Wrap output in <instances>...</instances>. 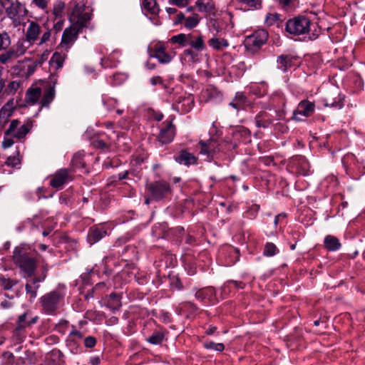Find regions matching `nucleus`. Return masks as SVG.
I'll list each match as a JSON object with an SVG mask.
<instances>
[{"mask_svg":"<svg viewBox=\"0 0 365 365\" xmlns=\"http://www.w3.org/2000/svg\"><path fill=\"white\" fill-rule=\"evenodd\" d=\"M324 246L329 251H336L341 247L339 240L332 235H327L324 239Z\"/></svg>","mask_w":365,"mask_h":365,"instance_id":"obj_28","label":"nucleus"},{"mask_svg":"<svg viewBox=\"0 0 365 365\" xmlns=\"http://www.w3.org/2000/svg\"><path fill=\"white\" fill-rule=\"evenodd\" d=\"M228 284L230 287H236V288H240V289H242L243 288L242 282H238L237 281H230V282H228Z\"/></svg>","mask_w":365,"mask_h":365,"instance_id":"obj_61","label":"nucleus"},{"mask_svg":"<svg viewBox=\"0 0 365 365\" xmlns=\"http://www.w3.org/2000/svg\"><path fill=\"white\" fill-rule=\"evenodd\" d=\"M170 192V185L166 182H161V195Z\"/></svg>","mask_w":365,"mask_h":365,"instance_id":"obj_56","label":"nucleus"},{"mask_svg":"<svg viewBox=\"0 0 365 365\" xmlns=\"http://www.w3.org/2000/svg\"><path fill=\"white\" fill-rule=\"evenodd\" d=\"M247 104V98L242 92L236 93L234 98L230 103V106L237 110L244 109Z\"/></svg>","mask_w":365,"mask_h":365,"instance_id":"obj_22","label":"nucleus"},{"mask_svg":"<svg viewBox=\"0 0 365 365\" xmlns=\"http://www.w3.org/2000/svg\"><path fill=\"white\" fill-rule=\"evenodd\" d=\"M166 281H168L173 288H175L177 289H180L182 288L181 283L176 276L171 277L169 275L168 278L165 277V282Z\"/></svg>","mask_w":365,"mask_h":365,"instance_id":"obj_43","label":"nucleus"},{"mask_svg":"<svg viewBox=\"0 0 365 365\" xmlns=\"http://www.w3.org/2000/svg\"><path fill=\"white\" fill-rule=\"evenodd\" d=\"M156 58L160 61V47H155V53L150 54V58ZM150 59L147 63V66L150 69H153L155 67V64L150 62Z\"/></svg>","mask_w":365,"mask_h":365,"instance_id":"obj_47","label":"nucleus"},{"mask_svg":"<svg viewBox=\"0 0 365 365\" xmlns=\"http://www.w3.org/2000/svg\"><path fill=\"white\" fill-rule=\"evenodd\" d=\"M55 97V89L51 85L46 86L43 91V97L40 101L41 107H48Z\"/></svg>","mask_w":365,"mask_h":365,"instance_id":"obj_23","label":"nucleus"},{"mask_svg":"<svg viewBox=\"0 0 365 365\" xmlns=\"http://www.w3.org/2000/svg\"><path fill=\"white\" fill-rule=\"evenodd\" d=\"M64 59L65 56H62L58 52H55L52 56V61L57 64L58 68L62 67Z\"/></svg>","mask_w":365,"mask_h":365,"instance_id":"obj_45","label":"nucleus"},{"mask_svg":"<svg viewBox=\"0 0 365 365\" xmlns=\"http://www.w3.org/2000/svg\"><path fill=\"white\" fill-rule=\"evenodd\" d=\"M108 307L113 310H118L121 307L120 297L115 293H112L108 296Z\"/></svg>","mask_w":365,"mask_h":365,"instance_id":"obj_32","label":"nucleus"},{"mask_svg":"<svg viewBox=\"0 0 365 365\" xmlns=\"http://www.w3.org/2000/svg\"><path fill=\"white\" fill-rule=\"evenodd\" d=\"M163 320L165 322H169L170 319V314L168 312H165L161 314V320Z\"/></svg>","mask_w":365,"mask_h":365,"instance_id":"obj_63","label":"nucleus"},{"mask_svg":"<svg viewBox=\"0 0 365 365\" xmlns=\"http://www.w3.org/2000/svg\"><path fill=\"white\" fill-rule=\"evenodd\" d=\"M91 19V14L88 12H83L80 8L76 6L72 12L71 21H73L72 26L78 28V31L87 26L88 22Z\"/></svg>","mask_w":365,"mask_h":365,"instance_id":"obj_8","label":"nucleus"},{"mask_svg":"<svg viewBox=\"0 0 365 365\" xmlns=\"http://www.w3.org/2000/svg\"><path fill=\"white\" fill-rule=\"evenodd\" d=\"M13 113L12 109L9 105L4 106L0 110V128H4L8 122L9 117Z\"/></svg>","mask_w":365,"mask_h":365,"instance_id":"obj_31","label":"nucleus"},{"mask_svg":"<svg viewBox=\"0 0 365 365\" xmlns=\"http://www.w3.org/2000/svg\"><path fill=\"white\" fill-rule=\"evenodd\" d=\"M21 163V160L17 156H9L6 161V164L9 166L15 167Z\"/></svg>","mask_w":365,"mask_h":365,"instance_id":"obj_48","label":"nucleus"},{"mask_svg":"<svg viewBox=\"0 0 365 365\" xmlns=\"http://www.w3.org/2000/svg\"><path fill=\"white\" fill-rule=\"evenodd\" d=\"M191 38V34L185 35L184 34H180L177 36H173L170 41L173 43H178L181 46H185L188 43V38Z\"/></svg>","mask_w":365,"mask_h":365,"instance_id":"obj_35","label":"nucleus"},{"mask_svg":"<svg viewBox=\"0 0 365 365\" xmlns=\"http://www.w3.org/2000/svg\"><path fill=\"white\" fill-rule=\"evenodd\" d=\"M215 289L209 287L197 290L195 293V297L201 302H212L215 299Z\"/></svg>","mask_w":365,"mask_h":365,"instance_id":"obj_20","label":"nucleus"},{"mask_svg":"<svg viewBox=\"0 0 365 365\" xmlns=\"http://www.w3.org/2000/svg\"><path fill=\"white\" fill-rule=\"evenodd\" d=\"M52 356L57 357L59 360L63 358L64 355L60 350H53L51 352Z\"/></svg>","mask_w":365,"mask_h":365,"instance_id":"obj_60","label":"nucleus"},{"mask_svg":"<svg viewBox=\"0 0 365 365\" xmlns=\"http://www.w3.org/2000/svg\"><path fill=\"white\" fill-rule=\"evenodd\" d=\"M19 87H20V82L14 81L9 83V85L7 86V88H6V91L9 93H14L19 89Z\"/></svg>","mask_w":365,"mask_h":365,"instance_id":"obj_49","label":"nucleus"},{"mask_svg":"<svg viewBox=\"0 0 365 365\" xmlns=\"http://www.w3.org/2000/svg\"><path fill=\"white\" fill-rule=\"evenodd\" d=\"M200 21V16L197 14H194L192 16H189L185 19V26L187 29H192L199 24Z\"/></svg>","mask_w":365,"mask_h":365,"instance_id":"obj_38","label":"nucleus"},{"mask_svg":"<svg viewBox=\"0 0 365 365\" xmlns=\"http://www.w3.org/2000/svg\"><path fill=\"white\" fill-rule=\"evenodd\" d=\"M48 0H32L31 4L38 9L46 11L48 9Z\"/></svg>","mask_w":365,"mask_h":365,"instance_id":"obj_44","label":"nucleus"},{"mask_svg":"<svg viewBox=\"0 0 365 365\" xmlns=\"http://www.w3.org/2000/svg\"><path fill=\"white\" fill-rule=\"evenodd\" d=\"M42 95L41 89L36 86L29 88L26 93L25 101L29 105H34L37 103Z\"/></svg>","mask_w":365,"mask_h":365,"instance_id":"obj_18","label":"nucleus"},{"mask_svg":"<svg viewBox=\"0 0 365 365\" xmlns=\"http://www.w3.org/2000/svg\"><path fill=\"white\" fill-rule=\"evenodd\" d=\"M32 127L31 121L28 120L24 124H21L20 120L15 119L11 121L9 128L4 132V135L21 140L25 138Z\"/></svg>","mask_w":365,"mask_h":365,"instance_id":"obj_5","label":"nucleus"},{"mask_svg":"<svg viewBox=\"0 0 365 365\" xmlns=\"http://www.w3.org/2000/svg\"><path fill=\"white\" fill-rule=\"evenodd\" d=\"M27 313H24L20 315L17 322V327L16 331L20 332L24 330L26 327L29 326V321H26Z\"/></svg>","mask_w":365,"mask_h":365,"instance_id":"obj_39","label":"nucleus"},{"mask_svg":"<svg viewBox=\"0 0 365 365\" xmlns=\"http://www.w3.org/2000/svg\"><path fill=\"white\" fill-rule=\"evenodd\" d=\"M46 277L43 273L41 277H34L29 280L25 286L26 292L29 295L30 298H35L37 294V290L39 288L38 283L43 281Z\"/></svg>","mask_w":365,"mask_h":365,"instance_id":"obj_15","label":"nucleus"},{"mask_svg":"<svg viewBox=\"0 0 365 365\" xmlns=\"http://www.w3.org/2000/svg\"><path fill=\"white\" fill-rule=\"evenodd\" d=\"M279 20V15L277 14H269L265 19V22L268 26L274 24Z\"/></svg>","mask_w":365,"mask_h":365,"instance_id":"obj_46","label":"nucleus"},{"mask_svg":"<svg viewBox=\"0 0 365 365\" xmlns=\"http://www.w3.org/2000/svg\"><path fill=\"white\" fill-rule=\"evenodd\" d=\"M311 21L304 16H298L286 23V31L290 34L299 36L307 34L310 30Z\"/></svg>","mask_w":365,"mask_h":365,"instance_id":"obj_3","label":"nucleus"},{"mask_svg":"<svg viewBox=\"0 0 365 365\" xmlns=\"http://www.w3.org/2000/svg\"><path fill=\"white\" fill-rule=\"evenodd\" d=\"M169 42H165L163 44L161 43V63H167L170 62L173 58L175 56V52L174 51V48H171V51H168V49H170L169 46H165V44H168Z\"/></svg>","mask_w":365,"mask_h":365,"instance_id":"obj_27","label":"nucleus"},{"mask_svg":"<svg viewBox=\"0 0 365 365\" xmlns=\"http://www.w3.org/2000/svg\"><path fill=\"white\" fill-rule=\"evenodd\" d=\"M240 2L247 4L250 6H255L257 0H238Z\"/></svg>","mask_w":365,"mask_h":365,"instance_id":"obj_59","label":"nucleus"},{"mask_svg":"<svg viewBox=\"0 0 365 365\" xmlns=\"http://www.w3.org/2000/svg\"><path fill=\"white\" fill-rule=\"evenodd\" d=\"M41 32L40 25L34 21H29V25L26 29V38L29 42H34L38 38V36Z\"/></svg>","mask_w":365,"mask_h":365,"instance_id":"obj_16","label":"nucleus"},{"mask_svg":"<svg viewBox=\"0 0 365 365\" xmlns=\"http://www.w3.org/2000/svg\"><path fill=\"white\" fill-rule=\"evenodd\" d=\"M79 32L78 29L73 26L66 29L62 35L61 48L68 50L76 40Z\"/></svg>","mask_w":365,"mask_h":365,"instance_id":"obj_9","label":"nucleus"},{"mask_svg":"<svg viewBox=\"0 0 365 365\" xmlns=\"http://www.w3.org/2000/svg\"><path fill=\"white\" fill-rule=\"evenodd\" d=\"M208 44L215 50H220L229 46L228 41L225 38H212L208 41Z\"/></svg>","mask_w":365,"mask_h":365,"instance_id":"obj_33","label":"nucleus"},{"mask_svg":"<svg viewBox=\"0 0 365 365\" xmlns=\"http://www.w3.org/2000/svg\"><path fill=\"white\" fill-rule=\"evenodd\" d=\"M107 232L103 228L99 227H92L90 229L88 240L90 244L93 245L97 242H98L101 239H102L105 235H106Z\"/></svg>","mask_w":365,"mask_h":365,"instance_id":"obj_25","label":"nucleus"},{"mask_svg":"<svg viewBox=\"0 0 365 365\" xmlns=\"http://www.w3.org/2000/svg\"><path fill=\"white\" fill-rule=\"evenodd\" d=\"M72 180V178L67 169H60L58 170L50 181V185L53 187L58 188L67 182Z\"/></svg>","mask_w":365,"mask_h":365,"instance_id":"obj_13","label":"nucleus"},{"mask_svg":"<svg viewBox=\"0 0 365 365\" xmlns=\"http://www.w3.org/2000/svg\"><path fill=\"white\" fill-rule=\"evenodd\" d=\"M187 44L197 51H202L205 48L202 36H195L191 35V38H188Z\"/></svg>","mask_w":365,"mask_h":365,"instance_id":"obj_30","label":"nucleus"},{"mask_svg":"<svg viewBox=\"0 0 365 365\" xmlns=\"http://www.w3.org/2000/svg\"><path fill=\"white\" fill-rule=\"evenodd\" d=\"M148 341L153 344H160V333H155L148 339Z\"/></svg>","mask_w":365,"mask_h":365,"instance_id":"obj_52","label":"nucleus"},{"mask_svg":"<svg viewBox=\"0 0 365 365\" xmlns=\"http://www.w3.org/2000/svg\"><path fill=\"white\" fill-rule=\"evenodd\" d=\"M268 38L267 32L264 29L255 31L252 35L246 37L245 46L247 50L257 51L265 43Z\"/></svg>","mask_w":365,"mask_h":365,"instance_id":"obj_7","label":"nucleus"},{"mask_svg":"<svg viewBox=\"0 0 365 365\" xmlns=\"http://www.w3.org/2000/svg\"><path fill=\"white\" fill-rule=\"evenodd\" d=\"M286 217V215L284 213H282V214H279L277 215L276 217H275V219H274V225H277L279 221L281 220V219H283V218H285Z\"/></svg>","mask_w":365,"mask_h":365,"instance_id":"obj_64","label":"nucleus"},{"mask_svg":"<svg viewBox=\"0 0 365 365\" xmlns=\"http://www.w3.org/2000/svg\"><path fill=\"white\" fill-rule=\"evenodd\" d=\"M176 133L175 125L171 121H165L161 126V144L171 143Z\"/></svg>","mask_w":365,"mask_h":365,"instance_id":"obj_12","label":"nucleus"},{"mask_svg":"<svg viewBox=\"0 0 365 365\" xmlns=\"http://www.w3.org/2000/svg\"><path fill=\"white\" fill-rule=\"evenodd\" d=\"M170 1L179 7H184L188 4L187 0H170Z\"/></svg>","mask_w":365,"mask_h":365,"instance_id":"obj_54","label":"nucleus"},{"mask_svg":"<svg viewBox=\"0 0 365 365\" xmlns=\"http://www.w3.org/2000/svg\"><path fill=\"white\" fill-rule=\"evenodd\" d=\"M198 144L200 145V153L207 155V159L212 157L218 146L217 141L212 139L207 141L200 140Z\"/></svg>","mask_w":365,"mask_h":365,"instance_id":"obj_14","label":"nucleus"},{"mask_svg":"<svg viewBox=\"0 0 365 365\" xmlns=\"http://www.w3.org/2000/svg\"><path fill=\"white\" fill-rule=\"evenodd\" d=\"M14 143V142L12 138H4L2 142V147L4 148H9L13 145Z\"/></svg>","mask_w":365,"mask_h":365,"instance_id":"obj_55","label":"nucleus"},{"mask_svg":"<svg viewBox=\"0 0 365 365\" xmlns=\"http://www.w3.org/2000/svg\"><path fill=\"white\" fill-rule=\"evenodd\" d=\"M96 340L93 336H88L84 340V344L88 348H92L96 345Z\"/></svg>","mask_w":365,"mask_h":365,"instance_id":"obj_51","label":"nucleus"},{"mask_svg":"<svg viewBox=\"0 0 365 365\" xmlns=\"http://www.w3.org/2000/svg\"><path fill=\"white\" fill-rule=\"evenodd\" d=\"M273 117L266 111H260L255 116V125L257 128H267L273 123Z\"/></svg>","mask_w":365,"mask_h":365,"instance_id":"obj_17","label":"nucleus"},{"mask_svg":"<svg viewBox=\"0 0 365 365\" xmlns=\"http://www.w3.org/2000/svg\"><path fill=\"white\" fill-rule=\"evenodd\" d=\"M18 282V280L6 278L4 276H0V287L3 288L4 289H11Z\"/></svg>","mask_w":365,"mask_h":365,"instance_id":"obj_34","label":"nucleus"},{"mask_svg":"<svg viewBox=\"0 0 365 365\" xmlns=\"http://www.w3.org/2000/svg\"><path fill=\"white\" fill-rule=\"evenodd\" d=\"M62 298L63 295L56 291L44 294L41 298V303L43 311L47 314H53L58 309L59 302Z\"/></svg>","mask_w":365,"mask_h":365,"instance_id":"obj_6","label":"nucleus"},{"mask_svg":"<svg viewBox=\"0 0 365 365\" xmlns=\"http://www.w3.org/2000/svg\"><path fill=\"white\" fill-rule=\"evenodd\" d=\"M185 19V16L182 13H178L176 16V20L175 21V24L181 23L182 21Z\"/></svg>","mask_w":365,"mask_h":365,"instance_id":"obj_62","label":"nucleus"},{"mask_svg":"<svg viewBox=\"0 0 365 365\" xmlns=\"http://www.w3.org/2000/svg\"><path fill=\"white\" fill-rule=\"evenodd\" d=\"M15 264L25 274V277L33 276L36 268V260L34 255L24 247H16L13 252Z\"/></svg>","mask_w":365,"mask_h":365,"instance_id":"obj_1","label":"nucleus"},{"mask_svg":"<svg viewBox=\"0 0 365 365\" xmlns=\"http://www.w3.org/2000/svg\"><path fill=\"white\" fill-rule=\"evenodd\" d=\"M278 251L279 250L274 244L272 242H267L265 245L263 254L267 257H272L276 255Z\"/></svg>","mask_w":365,"mask_h":365,"instance_id":"obj_40","label":"nucleus"},{"mask_svg":"<svg viewBox=\"0 0 365 365\" xmlns=\"http://www.w3.org/2000/svg\"><path fill=\"white\" fill-rule=\"evenodd\" d=\"M197 158L192 153L187 150L180 151L179 155L176 158V160L180 163L185 165H195L197 163Z\"/></svg>","mask_w":365,"mask_h":365,"instance_id":"obj_24","label":"nucleus"},{"mask_svg":"<svg viewBox=\"0 0 365 365\" xmlns=\"http://www.w3.org/2000/svg\"><path fill=\"white\" fill-rule=\"evenodd\" d=\"M195 6L197 7L200 12L215 14V4L213 0H197L195 2Z\"/></svg>","mask_w":365,"mask_h":365,"instance_id":"obj_19","label":"nucleus"},{"mask_svg":"<svg viewBox=\"0 0 365 365\" xmlns=\"http://www.w3.org/2000/svg\"><path fill=\"white\" fill-rule=\"evenodd\" d=\"M50 37H51V31L49 30H47L46 31L43 32V34L41 38L39 44L41 45V44L46 43L50 39Z\"/></svg>","mask_w":365,"mask_h":365,"instance_id":"obj_53","label":"nucleus"},{"mask_svg":"<svg viewBox=\"0 0 365 365\" xmlns=\"http://www.w3.org/2000/svg\"><path fill=\"white\" fill-rule=\"evenodd\" d=\"M205 348L207 349H213L217 351H222L225 349V346L222 343H215L213 341L205 342L204 344Z\"/></svg>","mask_w":365,"mask_h":365,"instance_id":"obj_42","label":"nucleus"},{"mask_svg":"<svg viewBox=\"0 0 365 365\" xmlns=\"http://www.w3.org/2000/svg\"><path fill=\"white\" fill-rule=\"evenodd\" d=\"M211 27L217 32L219 33L222 31V25L218 19L210 20Z\"/></svg>","mask_w":365,"mask_h":365,"instance_id":"obj_50","label":"nucleus"},{"mask_svg":"<svg viewBox=\"0 0 365 365\" xmlns=\"http://www.w3.org/2000/svg\"><path fill=\"white\" fill-rule=\"evenodd\" d=\"M193 105V98L192 96H189L186 98H184L183 101L179 103L178 107L180 106L182 111L184 113H187L192 109Z\"/></svg>","mask_w":365,"mask_h":365,"instance_id":"obj_36","label":"nucleus"},{"mask_svg":"<svg viewBox=\"0 0 365 365\" xmlns=\"http://www.w3.org/2000/svg\"><path fill=\"white\" fill-rule=\"evenodd\" d=\"M70 336H73V337L77 338V339H81L83 337V334L81 331H79L76 329H73L71 331V332L70 333Z\"/></svg>","mask_w":365,"mask_h":365,"instance_id":"obj_58","label":"nucleus"},{"mask_svg":"<svg viewBox=\"0 0 365 365\" xmlns=\"http://www.w3.org/2000/svg\"><path fill=\"white\" fill-rule=\"evenodd\" d=\"M93 143L94 146L96 148H104L107 147L106 143H104L103 140L100 139L95 140Z\"/></svg>","mask_w":365,"mask_h":365,"instance_id":"obj_57","label":"nucleus"},{"mask_svg":"<svg viewBox=\"0 0 365 365\" xmlns=\"http://www.w3.org/2000/svg\"><path fill=\"white\" fill-rule=\"evenodd\" d=\"M315 105L314 103L309 102L308 101H302L297 107V109L294 111L292 118L297 121L301 120L299 118V115H304L305 117H309L314 111Z\"/></svg>","mask_w":365,"mask_h":365,"instance_id":"obj_10","label":"nucleus"},{"mask_svg":"<svg viewBox=\"0 0 365 365\" xmlns=\"http://www.w3.org/2000/svg\"><path fill=\"white\" fill-rule=\"evenodd\" d=\"M148 193L145 203L148 205L151 200H158L160 196V185L158 182L150 183L147 186Z\"/></svg>","mask_w":365,"mask_h":365,"instance_id":"obj_21","label":"nucleus"},{"mask_svg":"<svg viewBox=\"0 0 365 365\" xmlns=\"http://www.w3.org/2000/svg\"><path fill=\"white\" fill-rule=\"evenodd\" d=\"M143 9L145 11V15L149 16V18L157 25L158 24V14L160 9L156 0H144L143 2Z\"/></svg>","mask_w":365,"mask_h":365,"instance_id":"obj_11","label":"nucleus"},{"mask_svg":"<svg viewBox=\"0 0 365 365\" xmlns=\"http://www.w3.org/2000/svg\"><path fill=\"white\" fill-rule=\"evenodd\" d=\"M26 51L24 43L18 41L15 45L10 46L0 52V63L8 66L12 64L17 58L22 56Z\"/></svg>","mask_w":365,"mask_h":365,"instance_id":"obj_4","label":"nucleus"},{"mask_svg":"<svg viewBox=\"0 0 365 365\" xmlns=\"http://www.w3.org/2000/svg\"><path fill=\"white\" fill-rule=\"evenodd\" d=\"M298 160L299 164H300L299 168L301 169L299 173L303 175H307L309 169V163L305 160L304 157H299Z\"/></svg>","mask_w":365,"mask_h":365,"instance_id":"obj_41","label":"nucleus"},{"mask_svg":"<svg viewBox=\"0 0 365 365\" xmlns=\"http://www.w3.org/2000/svg\"><path fill=\"white\" fill-rule=\"evenodd\" d=\"M293 57L289 55H281L277 58V68L284 72H286L292 66Z\"/></svg>","mask_w":365,"mask_h":365,"instance_id":"obj_26","label":"nucleus"},{"mask_svg":"<svg viewBox=\"0 0 365 365\" xmlns=\"http://www.w3.org/2000/svg\"><path fill=\"white\" fill-rule=\"evenodd\" d=\"M0 4L14 27H18L24 23L29 13L24 4L19 0H0Z\"/></svg>","mask_w":365,"mask_h":365,"instance_id":"obj_2","label":"nucleus"},{"mask_svg":"<svg viewBox=\"0 0 365 365\" xmlns=\"http://www.w3.org/2000/svg\"><path fill=\"white\" fill-rule=\"evenodd\" d=\"M11 42V38L6 32L0 33V52L8 48Z\"/></svg>","mask_w":365,"mask_h":365,"instance_id":"obj_37","label":"nucleus"},{"mask_svg":"<svg viewBox=\"0 0 365 365\" xmlns=\"http://www.w3.org/2000/svg\"><path fill=\"white\" fill-rule=\"evenodd\" d=\"M180 309L182 312L187 314L188 318H191L195 315L198 307L190 302H186L181 304Z\"/></svg>","mask_w":365,"mask_h":365,"instance_id":"obj_29","label":"nucleus"}]
</instances>
